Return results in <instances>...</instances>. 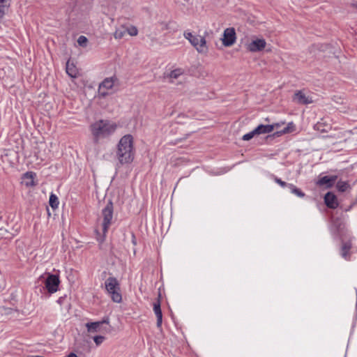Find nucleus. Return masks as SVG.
Returning a JSON list of instances; mask_svg holds the SVG:
<instances>
[{
    "mask_svg": "<svg viewBox=\"0 0 357 357\" xmlns=\"http://www.w3.org/2000/svg\"><path fill=\"white\" fill-rule=\"evenodd\" d=\"M133 137L131 135L122 137L117 145L116 158L121 165L129 164L134 159Z\"/></svg>",
    "mask_w": 357,
    "mask_h": 357,
    "instance_id": "nucleus-1",
    "label": "nucleus"
},
{
    "mask_svg": "<svg viewBox=\"0 0 357 357\" xmlns=\"http://www.w3.org/2000/svg\"><path fill=\"white\" fill-rule=\"evenodd\" d=\"M117 125L106 120H100L91 126V133L98 141L100 139L105 138L113 134L116 130Z\"/></svg>",
    "mask_w": 357,
    "mask_h": 357,
    "instance_id": "nucleus-2",
    "label": "nucleus"
},
{
    "mask_svg": "<svg viewBox=\"0 0 357 357\" xmlns=\"http://www.w3.org/2000/svg\"><path fill=\"white\" fill-rule=\"evenodd\" d=\"M113 204L111 201H109L105 208L102 210L101 213V225L102 229V235H100L98 231L97 232V240L100 243H102L105 240V235L108 231L109 227L112 224V220L113 218Z\"/></svg>",
    "mask_w": 357,
    "mask_h": 357,
    "instance_id": "nucleus-3",
    "label": "nucleus"
},
{
    "mask_svg": "<svg viewBox=\"0 0 357 357\" xmlns=\"http://www.w3.org/2000/svg\"><path fill=\"white\" fill-rule=\"evenodd\" d=\"M183 36L190 44L196 49V50L203 54H206L208 52V47L206 45V40L204 37L197 35H193L191 32L185 31Z\"/></svg>",
    "mask_w": 357,
    "mask_h": 357,
    "instance_id": "nucleus-4",
    "label": "nucleus"
},
{
    "mask_svg": "<svg viewBox=\"0 0 357 357\" xmlns=\"http://www.w3.org/2000/svg\"><path fill=\"white\" fill-rule=\"evenodd\" d=\"M105 288L110 295L112 300L115 303H121L122 296L120 293V284L114 277L108 278L105 282Z\"/></svg>",
    "mask_w": 357,
    "mask_h": 357,
    "instance_id": "nucleus-5",
    "label": "nucleus"
},
{
    "mask_svg": "<svg viewBox=\"0 0 357 357\" xmlns=\"http://www.w3.org/2000/svg\"><path fill=\"white\" fill-rule=\"evenodd\" d=\"M59 277L50 274L45 280V286L50 294L57 291L59 285Z\"/></svg>",
    "mask_w": 357,
    "mask_h": 357,
    "instance_id": "nucleus-6",
    "label": "nucleus"
},
{
    "mask_svg": "<svg viewBox=\"0 0 357 357\" xmlns=\"http://www.w3.org/2000/svg\"><path fill=\"white\" fill-rule=\"evenodd\" d=\"M266 45V42L263 38H254L251 42L245 45L246 49L251 52H257L263 50Z\"/></svg>",
    "mask_w": 357,
    "mask_h": 357,
    "instance_id": "nucleus-7",
    "label": "nucleus"
},
{
    "mask_svg": "<svg viewBox=\"0 0 357 357\" xmlns=\"http://www.w3.org/2000/svg\"><path fill=\"white\" fill-rule=\"evenodd\" d=\"M292 100L294 102L299 105H308L313 102L312 97L301 90L296 91L294 93Z\"/></svg>",
    "mask_w": 357,
    "mask_h": 357,
    "instance_id": "nucleus-8",
    "label": "nucleus"
},
{
    "mask_svg": "<svg viewBox=\"0 0 357 357\" xmlns=\"http://www.w3.org/2000/svg\"><path fill=\"white\" fill-rule=\"evenodd\" d=\"M116 81V78L114 77L105 78L99 86V94L102 97L107 96L109 94L107 91L112 89Z\"/></svg>",
    "mask_w": 357,
    "mask_h": 357,
    "instance_id": "nucleus-9",
    "label": "nucleus"
},
{
    "mask_svg": "<svg viewBox=\"0 0 357 357\" xmlns=\"http://www.w3.org/2000/svg\"><path fill=\"white\" fill-rule=\"evenodd\" d=\"M236 32L234 28H227L224 31L222 44L225 47H230L236 42Z\"/></svg>",
    "mask_w": 357,
    "mask_h": 357,
    "instance_id": "nucleus-10",
    "label": "nucleus"
},
{
    "mask_svg": "<svg viewBox=\"0 0 357 357\" xmlns=\"http://www.w3.org/2000/svg\"><path fill=\"white\" fill-rule=\"evenodd\" d=\"M103 324H109V319L107 318L101 321L89 322L86 324L88 332L96 333L100 331L101 326Z\"/></svg>",
    "mask_w": 357,
    "mask_h": 357,
    "instance_id": "nucleus-11",
    "label": "nucleus"
},
{
    "mask_svg": "<svg viewBox=\"0 0 357 357\" xmlns=\"http://www.w3.org/2000/svg\"><path fill=\"white\" fill-rule=\"evenodd\" d=\"M324 202L326 205L331 208H335L338 206L336 196L332 192H327L326 194Z\"/></svg>",
    "mask_w": 357,
    "mask_h": 357,
    "instance_id": "nucleus-12",
    "label": "nucleus"
},
{
    "mask_svg": "<svg viewBox=\"0 0 357 357\" xmlns=\"http://www.w3.org/2000/svg\"><path fill=\"white\" fill-rule=\"evenodd\" d=\"M337 177L336 176H325L319 179V181L317 182V184L319 185H326V187L329 188L333 185V183L337 180Z\"/></svg>",
    "mask_w": 357,
    "mask_h": 357,
    "instance_id": "nucleus-13",
    "label": "nucleus"
},
{
    "mask_svg": "<svg viewBox=\"0 0 357 357\" xmlns=\"http://www.w3.org/2000/svg\"><path fill=\"white\" fill-rule=\"evenodd\" d=\"M153 311L157 317V326L159 328L161 326L162 321V314L159 301L153 303Z\"/></svg>",
    "mask_w": 357,
    "mask_h": 357,
    "instance_id": "nucleus-14",
    "label": "nucleus"
},
{
    "mask_svg": "<svg viewBox=\"0 0 357 357\" xmlns=\"http://www.w3.org/2000/svg\"><path fill=\"white\" fill-rule=\"evenodd\" d=\"M66 73L73 78H76L78 75V70L73 63L68 61L66 66Z\"/></svg>",
    "mask_w": 357,
    "mask_h": 357,
    "instance_id": "nucleus-15",
    "label": "nucleus"
},
{
    "mask_svg": "<svg viewBox=\"0 0 357 357\" xmlns=\"http://www.w3.org/2000/svg\"><path fill=\"white\" fill-rule=\"evenodd\" d=\"M255 132L258 135L268 134L273 132V126L271 125H259L255 129Z\"/></svg>",
    "mask_w": 357,
    "mask_h": 357,
    "instance_id": "nucleus-16",
    "label": "nucleus"
},
{
    "mask_svg": "<svg viewBox=\"0 0 357 357\" xmlns=\"http://www.w3.org/2000/svg\"><path fill=\"white\" fill-rule=\"evenodd\" d=\"M296 130V126L293 122H289L287 126L284 128L281 131L277 132L278 135L287 134L294 132Z\"/></svg>",
    "mask_w": 357,
    "mask_h": 357,
    "instance_id": "nucleus-17",
    "label": "nucleus"
},
{
    "mask_svg": "<svg viewBox=\"0 0 357 357\" xmlns=\"http://www.w3.org/2000/svg\"><path fill=\"white\" fill-rule=\"evenodd\" d=\"M351 245L350 243H344L342 246V257L345 259H349V250L351 249Z\"/></svg>",
    "mask_w": 357,
    "mask_h": 357,
    "instance_id": "nucleus-18",
    "label": "nucleus"
},
{
    "mask_svg": "<svg viewBox=\"0 0 357 357\" xmlns=\"http://www.w3.org/2000/svg\"><path fill=\"white\" fill-rule=\"evenodd\" d=\"M184 73V70L181 68H177V69H175V70H172L169 75H168V77L169 79H176L177 78H178L181 75H183Z\"/></svg>",
    "mask_w": 357,
    "mask_h": 357,
    "instance_id": "nucleus-19",
    "label": "nucleus"
},
{
    "mask_svg": "<svg viewBox=\"0 0 357 357\" xmlns=\"http://www.w3.org/2000/svg\"><path fill=\"white\" fill-rule=\"evenodd\" d=\"M288 188L292 193L295 194L299 197H303L305 196V194L300 189L297 188L294 185L291 183L288 184Z\"/></svg>",
    "mask_w": 357,
    "mask_h": 357,
    "instance_id": "nucleus-20",
    "label": "nucleus"
},
{
    "mask_svg": "<svg viewBox=\"0 0 357 357\" xmlns=\"http://www.w3.org/2000/svg\"><path fill=\"white\" fill-rule=\"evenodd\" d=\"M50 205L52 208H56L58 207L59 205V199L56 195L54 194H51L50 196Z\"/></svg>",
    "mask_w": 357,
    "mask_h": 357,
    "instance_id": "nucleus-21",
    "label": "nucleus"
},
{
    "mask_svg": "<svg viewBox=\"0 0 357 357\" xmlns=\"http://www.w3.org/2000/svg\"><path fill=\"white\" fill-rule=\"evenodd\" d=\"M126 27H121V28L116 30V31L114 33V37L116 39H121L126 35Z\"/></svg>",
    "mask_w": 357,
    "mask_h": 357,
    "instance_id": "nucleus-22",
    "label": "nucleus"
},
{
    "mask_svg": "<svg viewBox=\"0 0 357 357\" xmlns=\"http://www.w3.org/2000/svg\"><path fill=\"white\" fill-rule=\"evenodd\" d=\"M349 187V185L345 181H339L337 183V188L340 192H345Z\"/></svg>",
    "mask_w": 357,
    "mask_h": 357,
    "instance_id": "nucleus-23",
    "label": "nucleus"
},
{
    "mask_svg": "<svg viewBox=\"0 0 357 357\" xmlns=\"http://www.w3.org/2000/svg\"><path fill=\"white\" fill-rule=\"evenodd\" d=\"M10 6V2L0 3V18H1L6 13Z\"/></svg>",
    "mask_w": 357,
    "mask_h": 357,
    "instance_id": "nucleus-24",
    "label": "nucleus"
},
{
    "mask_svg": "<svg viewBox=\"0 0 357 357\" xmlns=\"http://www.w3.org/2000/svg\"><path fill=\"white\" fill-rule=\"evenodd\" d=\"M126 33L129 34L131 36H135L138 33V30L135 26H131L126 28Z\"/></svg>",
    "mask_w": 357,
    "mask_h": 357,
    "instance_id": "nucleus-25",
    "label": "nucleus"
},
{
    "mask_svg": "<svg viewBox=\"0 0 357 357\" xmlns=\"http://www.w3.org/2000/svg\"><path fill=\"white\" fill-rule=\"evenodd\" d=\"M255 135H257V134L255 132L254 129L252 131L244 135L242 139L245 141H248L251 139Z\"/></svg>",
    "mask_w": 357,
    "mask_h": 357,
    "instance_id": "nucleus-26",
    "label": "nucleus"
},
{
    "mask_svg": "<svg viewBox=\"0 0 357 357\" xmlns=\"http://www.w3.org/2000/svg\"><path fill=\"white\" fill-rule=\"evenodd\" d=\"M87 41V38L84 36H80L77 39V43L79 44V45L82 47L86 45Z\"/></svg>",
    "mask_w": 357,
    "mask_h": 357,
    "instance_id": "nucleus-27",
    "label": "nucleus"
},
{
    "mask_svg": "<svg viewBox=\"0 0 357 357\" xmlns=\"http://www.w3.org/2000/svg\"><path fill=\"white\" fill-rule=\"evenodd\" d=\"M104 340H105V337L101 335L95 336L93 337V340L97 346L100 345L103 342Z\"/></svg>",
    "mask_w": 357,
    "mask_h": 357,
    "instance_id": "nucleus-28",
    "label": "nucleus"
},
{
    "mask_svg": "<svg viewBox=\"0 0 357 357\" xmlns=\"http://www.w3.org/2000/svg\"><path fill=\"white\" fill-rule=\"evenodd\" d=\"M275 182L277 183H278L281 187L284 188V187H288V184L289 183H287L286 182L282 181L281 179L280 178H275Z\"/></svg>",
    "mask_w": 357,
    "mask_h": 357,
    "instance_id": "nucleus-29",
    "label": "nucleus"
},
{
    "mask_svg": "<svg viewBox=\"0 0 357 357\" xmlns=\"http://www.w3.org/2000/svg\"><path fill=\"white\" fill-rule=\"evenodd\" d=\"M24 176H25V178H29V179H31L30 185H33V174H32L31 172H26V173L24 174ZM27 185H29V183H27Z\"/></svg>",
    "mask_w": 357,
    "mask_h": 357,
    "instance_id": "nucleus-30",
    "label": "nucleus"
},
{
    "mask_svg": "<svg viewBox=\"0 0 357 357\" xmlns=\"http://www.w3.org/2000/svg\"><path fill=\"white\" fill-rule=\"evenodd\" d=\"M284 122L275 123L271 124V126H273V131L275 129H278L279 128L281 127L282 125H284Z\"/></svg>",
    "mask_w": 357,
    "mask_h": 357,
    "instance_id": "nucleus-31",
    "label": "nucleus"
},
{
    "mask_svg": "<svg viewBox=\"0 0 357 357\" xmlns=\"http://www.w3.org/2000/svg\"><path fill=\"white\" fill-rule=\"evenodd\" d=\"M67 357H77V356L74 353H71Z\"/></svg>",
    "mask_w": 357,
    "mask_h": 357,
    "instance_id": "nucleus-32",
    "label": "nucleus"
},
{
    "mask_svg": "<svg viewBox=\"0 0 357 357\" xmlns=\"http://www.w3.org/2000/svg\"><path fill=\"white\" fill-rule=\"evenodd\" d=\"M10 2V0H0V3Z\"/></svg>",
    "mask_w": 357,
    "mask_h": 357,
    "instance_id": "nucleus-33",
    "label": "nucleus"
},
{
    "mask_svg": "<svg viewBox=\"0 0 357 357\" xmlns=\"http://www.w3.org/2000/svg\"><path fill=\"white\" fill-rule=\"evenodd\" d=\"M356 8H357V3L355 5Z\"/></svg>",
    "mask_w": 357,
    "mask_h": 357,
    "instance_id": "nucleus-34",
    "label": "nucleus"
}]
</instances>
